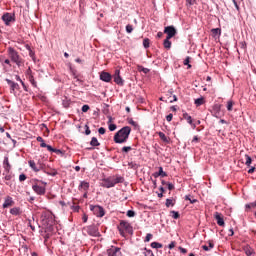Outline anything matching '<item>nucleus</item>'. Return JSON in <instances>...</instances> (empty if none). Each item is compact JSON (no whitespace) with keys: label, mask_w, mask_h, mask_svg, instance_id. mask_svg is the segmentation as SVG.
<instances>
[{"label":"nucleus","mask_w":256,"mask_h":256,"mask_svg":"<svg viewBox=\"0 0 256 256\" xmlns=\"http://www.w3.org/2000/svg\"><path fill=\"white\" fill-rule=\"evenodd\" d=\"M129 151H133V148L131 146L122 147V153H129Z\"/></svg>","instance_id":"nucleus-45"},{"label":"nucleus","mask_w":256,"mask_h":256,"mask_svg":"<svg viewBox=\"0 0 256 256\" xmlns=\"http://www.w3.org/2000/svg\"><path fill=\"white\" fill-rule=\"evenodd\" d=\"M42 171L43 173H46V175H50L51 177H55L57 175V170L55 169L47 170L44 168Z\"/></svg>","instance_id":"nucleus-25"},{"label":"nucleus","mask_w":256,"mask_h":256,"mask_svg":"<svg viewBox=\"0 0 256 256\" xmlns=\"http://www.w3.org/2000/svg\"><path fill=\"white\" fill-rule=\"evenodd\" d=\"M85 128H86L85 135H91V129H89L87 125L85 126Z\"/></svg>","instance_id":"nucleus-59"},{"label":"nucleus","mask_w":256,"mask_h":256,"mask_svg":"<svg viewBox=\"0 0 256 256\" xmlns=\"http://www.w3.org/2000/svg\"><path fill=\"white\" fill-rule=\"evenodd\" d=\"M194 104L196 105V107H201V105H205V98L200 97L198 99H195Z\"/></svg>","instance_id":"nucleus-24"},{"label":"nucleus","mask_w":256,"mask_h":256,"mask_svg":"<svg viewBox=\"0 0 256 256\" xmlns=\"http://www.w3.org/2000/svg\"><path fill=\"white\" fill-rule=\"evenodd\" d=\"M70 73L72 77H74V79H77V81H79V75H77V70L70 68Z\"/></svg>","instance_id":"nucleus-39"},{"label":"nucleus","mask_w":256,"mask_h":256,"mask_svg":"<svg viewBox=\"0 0 256 256\" xmlns=\"http://www.w3.org/2000/svg\"><path fill=\"white\" fill-rule=\"evenodd\" d=\"M166 185H167L169 191H173V189H175V185H173L172 183L168 182Z\"/></svg>","instance_id":"nucleus-57"},{"label":"nucleus","mask_w":256,"mask_h":256,"mask_svg":"<svg viewBox=\"0 0 256 256\" xmlns=\"http://www.w3.org/2000/svg\"><path fill=\"white\" fill-rule=\"evenodd\" d=\"M214 117L219 119L221 117V105L214 106Z\"/></svg>","instance_id":"nucleus-21"},{"label":"nucleus","mask_w":256,"mask_h":256,"mask_svg":"<svg viewBox=\"0 0 256 256\" xmlns=\"http://www.w3.org/2000/svg\"><path fill=\"white\" fill-rule=\"evenodd\" d=\"M183 119H185V121H187V123H189V125H191L192 129L197 128V124L193 123V118L191 117V115H189V113L185 112L183 114Z\"/></svg>","instance_id":"nucleus-16"},{"label":"nucleus","mask_w":256,"mask_h":256,"mask_svg":"<svg viewBox=\"0 0 256 256\" xmlns=\"http://www.w3.org/2000/svg\"><path fill=\"white\" fill-rule=\"evenodd\" d=\"M89 187H90L89 182L81 181L79 186H78V189H79V191L87 192V191H89Z\"/></svg>","instance_id":"nucleus-18"},{"label":"nucleus","mask_w":256,"mask_h":256,"mask_svg":"<svg viewBox=\"0 0 256 256\" xmlns=\"http://www.w3.org/2000/svg\"><path fill=\"white\" fill-rule=\"evenodd\" d=\"M43 186L39 185V184H34L32 185V190L34 191V193H36V195H45V193H47V183L46 182H42Z\"/></svg>","instance_id":"nucleus-7"},{"label":"nucleus","mask_w":256,"mask_h":256,"mask_svg":"<svg viewBox=\"0 0 256 256\" xmlns=\"http://www.w3.org/2000/svg\"><path fill=\"white\" fill-rule=\"evenodd\" d=\"M151 247H152V249H163V244H161L159 242H152Z\"/></svg>","instance_id":"nucleus-32"},{"label":"nucleus","mask_w":256,"mask_h":256,"mask_svg":"<svg viewBox=\"0 0 256 256\" xmlns=\"http://www.w3.org/2000/svg\"><path fill=\"white\" fill-rule=\"evenodd\" d=\"M6 83L10 87V93H12L13 95H17V91H19V89H21V87L17 84V82H13L10 79H6Z\"/></svg>","instance_id":"nucleus-10"},{"label":"nucleus","mask_w":256,"mask_h":256,"mask_svg":"<svg viewBox=\"0 0 256 256\" xmlns=\"http://www.w3.org/2000/svg\"><path fill=\"white\" fill-rule=\"evenodd\" d=\"M62 105L63 107H65V109H68L69 105H71V100L67 97H64V99L62 100Z\"/></svg>","instance_id":"nucleus-31"},{"label":"nucleus","mask_w":256,"mask_h":256,"mask_svg":"<svg viewBox=\"0 0 256 256\" xmlns=\"http://www.w3.org/2000/svg\"><path fill=\"white\" fill-rule=\"evenodd\" d=\"M21 85H22L24 91H26V92L29 91V89L27 88V85H25V82L21 81Z\"/></svg>","instance_id":"nucleus-61"},{"label":"nucleus","mask_w":256,"mask_h":256,"mask_svg":"<svg viewBox=\"0 0 256 256\" xmlns=\"http://www.w3.org/2000/svg\"><path fill=\"white\" fill-rule=\"evenodd\" d=\"M127 217H135V211H133V210H128V211H127Z\"/></svg>","instance_id":"nucleus-52"},{"label":"nucleus","mask_w":256,"mask_h":256,"mask_svg":"<svg viewBox=\"0 0 256 256\" xmlns=\"http://www.w3.org/2000/svg\"><path fill=\"white\" fill-rule=\"evenodd\" d=\"M244 253L247 256H253V255H255V250H253V248H251V246H246V247H244Z\"/></svg>","instance_id":"nucleus-22"},{"label":"nucleus","mask_w":256,"mask_h":256,"mask_svg":"<svg viewBox=\"0 0 256 256\" xmlns=\"http://www.w3.org/2000/svg\"><path fill=\"white\" fill-rule=\"evenodd\" d=\"M192 5H197V0H186L187 7H192Z\"/></svg>","instance_id":"nucleus-42"},{"label":"nucleus","mask_w":256,"mask_h":256,"mask_svg":"<svg viewBox=\"0 0 256 256\" xmlns=\"http://www.w3.org/2000/svg\"><path fill=\"white\" fill-rule=\"evenodd\" d=\"M175 203L173 202V199H166V207H174Z\"/></svg>","instance_id":"nucleus-43"},{"label":"nucleus","mask_w":256,"mask_h":256,"mask_svg":"<svg viewBox=\"0 0 256 256\" xmlns=\"http://www.w3.org/2000/svg\"><path fill=\"white\" fill-rule=\"evenodd\" d=\"M233 105H235V103L233 102V100H229L227 102V111H233Z\"/></svg>","instance_id":"nucleus-41"},{"label":"nucleus","mask_w":256,"mask_h":256,"mask_svg":"<svg viewBox=\"0 0 256 256\" xmlns=\"http://www.w3.org/2000/svg\"><path fill=\"white\" fill-rule=\"evenodd\" d=\"M90 211H92L94 213V215H96V217H104L105 216V210L103 209V207L99 206V205H90Z\"/></svg>","instance_id":"nucleus-8"},{"label":"nucleus","mask_w":256,"mask_h":256,"mask_svg":"<svg viewBox=\"0 0 256 256\" xmlns=\"http://www.w3.org/2000/svg\"><path fill=\"white\" fill-rule=\"evenodd\" d=\"M248 173L252 175V173H255V167H252L248 170Z\"/></svg>","instance_id":"nucleus-64"},{"label":"nucleus","mask_w":256,"mask_h":256,"mask_svg":"<svg viewBox=\"0 0 256 256\" xmlns=\"http://www.w3.org/2000/svg\"><path fill=\"white\" fill-rule=\"evenodd\" d=\"M2 21H4L5 25H11V23L15 22V15L11 13H5L2 16Z\"/></svg>","instance_id":"nucleus-12"},{"label":"nucleus","mask_w":256,"mask_h":256,"mask_svg":"<svg viewBox=\"0 0 256 256\" xmlns=\"http://www.w3.org/2000/svg\"><path fill=\"white\" fill-rule=\"evenodd\" d=\"M164 33L167 35L166 38L173 39L177 35V29H175L173 26H167L164 28Z\"/></svg>","instance_id":"nucleus-11"},{"label":"nucleus","mask_w":256,"mask_h":256,"mask_svg":"<svg viewBox=\"0 0 256 256\" xmlns=\"http://www.w3.org/2000/svg\"><path fill=\"white\" fill-rule=\"evenodd\" d=\"M10 214L15 215L16 217H17V215H21V208L14 207V208L10 209Z\"/></svg>","instance_id":"nucleus-26"},{"label":"nucleus","mask_w":256,"mask_h":256,"mask_svg":"<svg viewBox=\"0 0 256 256\" xmlns=\"http://www.w3.org/2000/svg\"><path fill=\"white\" fill-rule=\"evenodd\" d=\"M89 111V105H83L82 106V113H87Z\"/></svg>","instance_id":"nucleus-56"},{"label":"nucleus","mask_w":256,"mask_h":256,"mask_svg":"<svg viewBox=\"0 0 256 256\" xmlns=\"http://www.w3.org/2000/svg\"><path fill=\"white\" fill-rule=\"evenodd\" d=\"M28 165L32 169V171H34V173H39V171H43V169H45V164H43V162L41 161L35 163V160H29Z\"/></svg>","instance_id":"nucleus-5"},{"label":"nucleus","mask_w":256,"mask_h":256,"mask_svg":"<svg viewBox=\"0 0 256 256\" xmlns=\"http://www.w3.org/2000/svg\"><path fill=\"white\" fill-rule=\"evenodd\" d=\"M28 79L32 86L37 87V81H35V77L33 76V74H29Z\"/></svg>","instance_id":"nucleus-34"},{"label":"nucleus","mask_w":256,"mask_h":256,"mask_svg":"<svg viewBox=\"0 0 256 256\" xmlns=\"http://www.w3.org/2000/svg\"><path fill=\"white\" fill-rule=\"evenodd\" d=\"M98 133H99L100 135H105V133H106L105 128H104V127H100V128L98 129Z\"/></svg>","instance_id":"nucleus-53"},{"label":"nucleus","mask_w":256,"mask_h":256,"mask_svg":"<svg viewBox=\"0 0 256 256\" xmlns=\"http://www.w3.org/2000/svg\"><path fill=\"white\" fill-rule=\"evenodd\" d=\"M8 57L11 59L12 63H15L17 67L23 65V58L20 57L19 52L13 47L8 48Z\"/></svg>","instance_id":"nucleus-3"},{"label":"nucleus","mask_w":256,"mask_h":256,"mask_svg":"<svg viewBox=\"0 0 256 256\" xmlns=\"http://www.w3.org/2000/svg\"><path fill=\"white\" fill-rule=\"evenodd\" d=\"M108 256H119L121 255V248L112 246L110 249L107 250Z\"/></svg>","instance_id":"nucleus-14"},{"label":"nucleus","mask_w":256,"mask_h":256,"mask_svg":"<svg viewBox=\"0 0 256 256\" xmlns=\"http://www.w3.org/2000/svg\"><path fill=\"white\" fill-rule=\"evenodd\" d=\"M166 121H168V123H170V121H173V114H169L166 116Z\"/></svg>","instance_id":"nucleus-58"},{"label":"nucleus","mask_w":256,"mask_h":256,"mask_svg":"<svg viewBox=\"0 0 256 256\" xmlns=\"http://www.w3.org/2000/svg\"><path fill=\"white\" fill-rule=\"evenodd\" d=\"M189 63H191V57L187 56V57L184 59L183 64H184V65H187L188 69H191V64H189Z\"/></svg>","instance_id":"nucleus-38"},{"label":"nucleus","mask_w":256,"mask_h":256,"mask_svg":"<svg viewBox=\"0 0 256 256\" xmlns=\"http://www.w3.org/2000/svg\"><path fill=\"white\" fill-rule=\"evenodd\" d=\"M245 207H246V211H249V209H255L256 201L255 202H251L249 204H246Z\"/></svg>","instance_id":"nucleus-37"},{"label":"nucleus","mask_w":256,"mask_h":256,"mask_svg":"<svg viewBox=\"0 0 256 256\" xmlns=\"http://www.w3.org/2000/svg\"><path fill=\"white\" fill-rule=\"evenodd\" d=\"M123 181H125V179L121 176H116V177L112 176L108 178H103L101 187H105L106 189H111V187H114L118 183H123Z\"/></svg>","instance_id":"nucleus-2"},{"label":"nucleus","mask_w":256,"mask_h":256,"mask_svg":"<svg viewBox=\"0 0 256 256\" xmlns=\"http://www.w3.org/2000/svg\"><path fill=\"white\" fill-rule=\"evenodd\" d=\"M172 217L173 219H179L180 215L179 212L177 211H171Z\"/></svg>","instance_id":"nucleus-49"},{"label":"nucleus","mask_w":256,"mask_h":256,"mask_svg":"<svg viewBox=\"0 0 256 256\" xmlns=\"http://www.w3.org/2000/svg\"><path fill=\"white\" fill-rule=\"evenodd\" d=\"M3 168L5 169L6 173H9L11 171V164L9 163L8 156L4 157Z\"/></svg>","instance_id":"nucleus-19"},{"label":"nucleus","mask_w":256,"mask_h":256,"mask_svg":"<svg viewBox=\"0 0 256 256\" xmlns=\"http://www.w3.org/2000/svg\"><path fill=\"white\" fill-rule=\"evenodd\" d=\"M202 249H203L204 251H211V248H209V246H207V245H203V246H202Z\"/></svg>","instance_id":"nucleus-62"},{"label":"nucleus","mask_w":256,"mask_h":256,"mask_svg":"<svg viewBox=\"0 0 256 256\" xmlns=\"http://www.w3.org/2000/svg\"><path fill=\"white\" fill-rule=\"evenodd\" d=\"M208 247L209 249H213V247H215V243L213 242V240L208 241Z\"/></svg>","instance_id":"nucleus-55"},{"label":"nucleus","mask_w":256,"mask_h":256,"mask_svg":"<svg viewBox=\"0 0 256 256\" xmlns=\"http://www.w3.org/2000/svg\"><path fill=\"white\" fill-rule=\"evenodd\" d=\"M153 177H167V172L163 171V167H159V171L153 174Z\"/></svg>","instance_id":"nucleus-20"},{"label":"nucleus","mask_w":256,"mask_h":256,"mask_svg":"<svg viewBox=\"0 0 256 256\" xmlns=\"http://www.w3.org/2000/svg\"><path fill=\"white\" fill-rule=\"evenodd\" d=\"M19 181H20V183H23V181H27V175L20 174L19 175Z\"/></svg>","instance_id":"nucleus-48"},{"label":"nucleus","mask_w":256,"mask_h":256,"mask_svg":"<svg viewBox=\"0 0 256 256\" xmlns=\"http://www.w3.org/2000/svg\"><path fill=\"white\" fill-rule=\"evenodd\" d=\"M50 238H51V234L46 233V234L44 235V243H47V241H49Z\"/></svg>","instance_id":"nucleus-54"},{"label":"nucleus","mask_w":256,"mask_h":256,"mask_svg":"<svg viewBox=\"0 0 256 256\" xmlns=\"http://www.w3.org/2000/svg\"><path fill=\"white\" fill-rule=\"evenodd\" d=\"M118 231L122 237H125V233L133 235V226L125 220H121L118 226Z\"/></svg>","instance_id":"nucleus-4"},{"label":"nucleus","mask_w":256,"mask_h":256,"mask_svg":"<svg viewBox=\"0 0 256 256\" xmlns=\"http://www.w3.org/2000/svg\"><path fill=\"white\" fill-rule=\"evenodd\" d=\"M41 221L43 225H49V214L47 213L42 214Z\"/></svg>","instance_id":"nucleus-23"},{"label":"nucleus","mask_w":256,"mask_h":256,"mask_svg":"<svg viewBox=\"0 0 256 256\" xmlns=\"http://www.w3.org/2000/svg\"><path fill=\"white\" fill-rule=\"evenodd\" d=\"M158 135H159L161 141H163L164 143H169V138H167V136L165 135V133H163V132H158Z\"/></svg>","instance_id":"nucleus-30"},{"label":"nucleus","mask_w":256,"mask_h":256,"mask_svg":"<svg viewBox=\"0 0 256 256\" xmlns=\"http://www.w3.org/2000/svg\"><path fill=\"white\" fill-rule=\"evenodd\" d=\"M71 209H73V211H76L78 213L79 209H81V208L79 207V205H77V206L73 205V206H71Z\"/></svg>","instance_id":"nucleus-60"},{"label":"nucleus","mask_w":256,"mask_h":256,"mask_svg":"<svg viewBox=\"0 0 256 256\" xmlns=\"http://www.w3.org/2000/svg\"><path fill=\"white\" fill-rule=\"evenodd\" d=\"M150 43H151V40H149V38H145L143 40V47H144V49H149Z\"/></svg>","instance_id":"nucleus-36"},{"label":"nucleus","mask_w":256,"mask_h":256,"mask_svg":"<svg viewBox=\"0 0 256 256\" xmlns=\"http://www.w3.org/2000/svg\"><path fill=\"white\" fill-rule=\"evenodd\" d=\"M83 234L90 235V237H99V229L95 225L87 226L83 229Z\"/></svg>","instance_id":"nucleus-6"},{"label":"nucleus","mask_w":256,"mask_h":256,"mask_svg":"<svg viewBox=\"0 0 256 256\" xmlns=\"http://www.w3.org/2000/svg\"><path fill=\"white\" fill-rule=\"evenodd\" d=\"M211 32L214 37H217V35H221V29L219 28H214L211 30Z\"/></svg>","instance_id":"nucleus-40"},{"label":"nucleus","mask_w":256,"mask_h":256,"mask_svg":"<svg viewBox=\"0 0 256 256\" xmlns=\"http://www.w3.org/2000/svg\"><path fill=\"white\" fill-rule=\"evenodd\" d=\"M185 201H190V203L193 205L194 203H197V199H191V195L185 196Z\"/></svg>","instance_id":"nucleus-44"},{"label":"nucleus","mask_w":256,"mask_h":256,"mask_svg":"<svg viewBox=\"0 0 256 256\" xmlns=\"http://www.w3.org/2000/svg\"><path fill=\"white\" fill-rule=\"evenodd\" d=\"M13 205H15L13 198L11 196H7L3 203V209H7L8 207H13Z\"/></svg>","instance_id":"nucleus-17"},{"label":"nucleus","mask_w":256,"mask_h":256,"mask_svg":"<svg viewBox=\"0 0 256 256\" xmlns=\"http://www.w3.org/2000/svg\"><path fill=\"white\" fill-rule=\"evenodd\" d=\"M131 135V127L124 126L114 135V143L123 144L127 143Z\"/></svg>","instance_id":"nucleus-1"},{"label":"nucleus","mask_w":256,"mask_h":256,"mask_svg":"<svg viewBox=\"0 0 256 256\" xmlns=\"http://www.w3.org/2000/svg\"><path fill=\"white\" fill-rule=\"evenodd\" d=\"M245 159H246L245 165H247V167H251V163H253V159L251 158V156L246 154Z\"/></svg>","instance_id":"nucleus-35"},{"label":"nucleus","mask_w":256,"mask_h":256,"mask_svg":"<svg viewBox=\"0 0 256 256\" xmlns=\"http://www.w3.org/2000/svg\"><path fill=\"white\" fill-rule=\"evenodd\" d=\"M100 79L104 81V83H111L113 76L109 72L102 71L100 73Z\"/></svg>","instance_id":"nucleus-13"},{"label":"nucleus","mask_w":256,"mask_h":256,"mask_svg":"<svg viewBox=\"0 0 256 256\" xmlns=\"http://www.w3.org/2000/svg\"><path fill=\"white\" fill-rule=\"evenodd\" d=\"M153 239V234L148 233L144 239L145 243H149Z\"/></svg>","instance_id":"nucleus-46"},{"label":"nucleus","mask_w":256,"mask_h":256,"mask_svg":"<svg viewBox=\"0 0 256 256\" xmlns=\"http://www.w3.org/2000/svg\"><path fill=\"white\" fill-rule=\"evenodd\" d=\"M171 39H168L166 38L163 42V45H164V49H171V42H170Z\"/></svg>","instance_id":"nucleus-33"},{"label":"nucleus","mask_w":256,"mask_h":256,"mask_svg":"<svg viewBox=\"0 0 256 256\" xmlns=\"http://www.w3.org/2000/svg\"><path fill=\"white\" fill-rule=\"evenodd\" d=\"M90 145L92 147H99V145H101V143H99V140H97L96 137H92V139L90 141Z\"/></svg>","instance_id":"nucleus-29"},{"label":"nucleus","mask_w":256,"mask_h":256,"mask_svg":"<svg viewBox=\"0 0 256 256\" xmlns=\"http://www.w3.org/2000/svg\"><path fill=\"white\" fill-rule=\"evenodd\" d=\"M126 33H133V25L131 24L126 25Z\"/></svg>","instance_id":"nucleus-47"},{"label":"nucleus","mask_w":256,"mask_h":256,"mask_svg":"<svg viewBox=\"0 0 256 256\" xmlns=\"http://www.w3.org/2000/svg\"><path fill=\"white\" fill-rule=\"evenodd\" d=\"M214 217L217 221V225H219V227H225V220L223 219V216L221 215V213L219 212H215Z\"/></svg>","instance_id":"nucleus-15"},{"label":"nucleus","mask_w":256,"mask_h":256,"mask_svg":"<svg viewBox=\"0 0 256 256\" xmlns=\"http://www.w3.org/2000/svg\"><path fill=\"white\" fill-rule=\"evenodd\" d=\"M29 55L31 57V59H33L35 61V52L33 50H31V48L29 47Z\"/></svg>","instance_id":"nucleus-51"},{"label":"nucleus","mask_w":256,"mask_h":256,"mask_svg":"<svg viewBox=\"0 0 256 256\" xmlns=\"http://www.w3.org/2000/svg\"><path fill=\"white\" fill-rule=\"evenodd\" d=\"M111 121H113V118L109 117L108 129H109V131H115V129H117V125L116 124H111Z\"/></svg>","instance_id":"nucleus-28"},{"label":"nucleus","mask_w":256,"mask_h":256,"mask_svg":"<svg viewBox=\"0 0 256 256\" xmlns=\"http://www.w3.org/2000/svg\"><path fill=\"white\" fill-rule=\"evenodd\" d=\"M40 147L46 148L49 151V147H51V145L45 143V140L41 142Z\"/></svg>","instance_id":"nucleus-50"},{"label":"nucleus","mask_w":256,"mask_h":256,"mask_svg":"<svg viewBox=\"0 0 256 256\" xmlns=\"http://www.w3.org/2000/svg\"><path fill=\"white\" fill-rule=\"evenodd\" d=\"M48 151H50L51 153H56V155H63V151L57 148H53L52 146H48Z\"/></svg>","instance_id":"nucleus-27"},{"label":"nucleus","mask_w":256,"mask_h":256,"mask_svg":"<svg viewBox=\"0 0 256 256\" xmlns=\"http://www.w3.org/2000/svg\"><path fill=\"white\" fill-rule=\"evenodd\" d=\"M168 247L169 249H175V242H171Z\"/></svg>","instance_id":"nucleus-63"},{"label":"nucleus","mask_w":256,"mask_h":256,"mask_svg":"<svg viewBox=\"0 0 256 256\" xmlns=\"http://www.w3.org/2000/svg\"><path fill=\"white\" fill-rule=\"evenodd\" d=\"M113 79H114V83H116V85H119L120 87H123V85H125V81L121 77V70H119V69L115 70Z\"/></svg>","instance_id":"nucleus-9"}]
</instances>
